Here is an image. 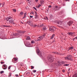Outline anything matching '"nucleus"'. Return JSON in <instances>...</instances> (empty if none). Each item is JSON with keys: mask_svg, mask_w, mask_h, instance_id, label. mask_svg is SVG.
<instances>
[{"mask_svg": "<svg viewBox=\"0 0 77 77\" xmlns=\"http://www.w3.org/2000/svg\"><path fill=\"white\" fill-rule=\"evenodd\" d=\"M32 72H33L34 73L36 72V70H34L32 71Z\"/></svg>", "mask_w": 77, "mask_h": 77, "instance_id": "nucleus-34", "label": "nucleus"}, {"mask_svg": "<svg viewBox=\"0 0 77 77\" xmlns=\"http://www.w3.org/2000/svg\"><path fill=\"white\" fill-rule=\"evenodd\" d=\"M49 31L51 32H54V30H56V27L54 26H52L51 28H49Z\"/></svg>", "mask_w": 77, "mask_h": 77, "instance_id": "nucleus-3", "label": "nucleus"}, {"mask_svg": "<svg viewBox=\"0 0 77 77\" xmlns=\"http://www.w3.org/2000/svg\"><path fill=\"white\" fill-rule=\"evenodd\" d=\"M34 14V12H31L30 13V14Z\"/></svg>", "mask_w": 77, "mask_h": 77, "instance_id": "nucleus-36", "label": "nucleus"}, {"mask_svg": "<svg viewBox=\"0 0 77 77\" xmlns=\"http://www.w3.org/2000/svg\"><path fill=\"white\" fill-rule=\"evenodd\" d=\"M33 8H34V9H35V11H37V9H36V8H35V7H33Z\"/></svg>", "mask_w": 77, "mask_h": 77, "instance_id": "nucleus-38", "label": "nucleus"}, {"mask_svg": "<svg viewBox=\"0 0 77 77\" xmlns=\"http://www.w3.org/2000/svg\"><path fill=\"white\" fill-rule=\"evenodd\" d=\"M72 34H73V33L70 32V35H71V36H72Z\"/></svg>", "mask_w": 77, "mask_h": 77, "instance_id": "nucleus-31", "label": "nucleus"}, {"mask_svg": "<svg viewBox=\"0 0 77 77\" xmlns=\"http://www.w3.org/2000/svg\"><path fill=\"white\" fill-rule=\"evenodd\" d=\"M4 71H1L0 72L1 74H3V73H4Z\"/></svg>", "mask_w": 77, "mask_h": 77, "instance_id": "nucleus-33", "label": "nucleus"}, {"mask_svg": "<svg viewBox=\"0 0 77 77\" xmlns=\"http://www.w3.org/2000/svg\"><path fill=\"white\" fill-rule=\"evenodd\" d=\"M75 39V38H73V41H74V40Z\"/></svg>", "mask_w": 77, "mask_h": 77, "instance_id": "nucleus-50", "label": "nucleus"}, {"mask_svg": "<svg viewBox=\"0 0 77 77\" xmlns=\"http://www.w3.org/2000/svg\"><path fill=\"white\" fill-rule=\"evenodd\" d=\"M54 36H55V35H52V37L53 38L54 37Z\"/></svg>", "mask_w": 77, "mask_h": 77, "instance_id": "nucleus-40", "label": "nucleus"}, {"mask_svg": "<svg viewBox=\"0 0 77 77\" xmlns=\"http://www.w3.org/2000/svg\"><path fill=\"white\" fill-rule=\"evenodd\" d=\"M24 13H23V12L21 11V12H20V15H23Z\"/></svg>", "mask_w": 77, "mask_h": 77, "instance_id": "nucleus-21", "label": "nucleus"}, {"mask_svg": "<svg viewBox=\"0 0 77 77\" xmlns=\"http://www.w3.org/2000/svg\"><path fill=\"white\" fill-rule=\"evenodd\" d=\"M9 75L8 76V77H11V75H12V73L10 72L8 74Z\"/></svg>", "mask_w": 77, "mask_h": 77, "instance_id": "nucleus-18", "label": "nucleus"}, {"mask_svg": "<svg viewBox=\"0 0 77 77\" xmlns=\"http://www.w3.org/2000/svg\"><path fill=\"white\" fill-rule=\"evenodd\" d=\"M58 65H59V64H60V63H58Z\"/></svg>", "mask_w": 77, "mask_h": 77, "instance_id": "nucleus-56", "label": "nucleus"}, {"mask_svg": "<svg viewBox=\"0 0 77 77\" xmlns=\"http://www.w3.org/2000/svg\"><path fill=\"white\" fill-rule=\"evenodd\" d=\"M65 5H63V6H65Z\"/></svg>", "mask_w": 77, "mask_h": 77, "instance_id": "nucleus-57", "label": "nucleus"}, {"mask_svg": "<svg viewBox=\"0 0 77 77\" xmlns=\"http://www.w3.org/2000/svg\"><path fill=\"white\" fill-rule=\"evenodd\" d=\"M72 49H73V47H70L69 48V50H72Z\"/></svg>", "mask_w": 77, "mask_h": 77, "instance_id": "nucleus-23", "label": "nucleus"}, {"mask_svg": "<svg viewBox=\"0 0 77 77\" xmlns=\"http://www.w3.org/2000/svg\"><path fill=\"white\" fill-rule=\"evenodd\" d=\"M27 15V13H25L24 14V16L23 18V19H24L25 18H26V15Z\"/></svg>", "mask_w": 77, "mask_h": 77, "instance_id": "nucleus-16", "label": "nucleus"}, {"mask_svg": "<svg viewBox=\"0 0 77 77\" xmlns=\"http://www.w3.org/2000/svg\"><path fill=\"white\" fill-rule=\"evenodd\" d=\"M70 70V68H69L68 71H69Z\"/></svg>", "mask_w": 77, "mask_h": 77, "instance_id": "nucleus-54", "label": "nucleus"}, {"mask_svg": "<svg viewBox=\"0 0 77 77\" xmlns=\"http://www.w3.org/2000/svg\"><path fill=\"white\" fill-rule=\"evenodd\" d=\"M11 67V66H10L8 67V69H10Z\"/></svg>", "mask_w": 77, "mask_h": 77, "instance_id": "nucleus-32", "label": "nucleus"}, {"mask_svg": "<svg viewBox=\"0 0 77 77\" xmlns=\"http://www.w3.org/2000/svg\"><path fill=\"white\" fill-rule=\"evenodd\" d=\"M36 52L38 55H41V54H42V53H41V51H40L39 49L37 50Z\"/></svg>", "mask_w": 77, "mask_h": 77, "instance_id": "nucleus-7", "label": "nucleus"}, {"mask_svg": "<svg viewBox=\"0 0 77 77\" xmlns=\"http://www.w3.org/2000/svg\"><path fill=\"white\" fill-rule=\"evenodd\" d=\"M45 37V35H44L42 36H40L37 38V39L35 40V41H39L42 40L43 38H44Z\"/></svg>", "mask_w": 77, "mask_h": 77, "instance_id": "nucleus-1", "label": "nucleus"}, {"mask_svg": "<svg viewBox=\"0 0 77 77\" xmlns=\"http://www.w3.org/2000/svg\"><path fill=\"white\" fill-rule=\"evenodd\" d=\"M9 23H12V24H15V23L14 22V21L12 20V19H10L9 20Z\"/></svg>", "mask_w": 77, "mask_h": 77, "instance_id": "nucleus-13", "label": "nucleus"}, {"mask_svg": "<svg viewBox=\"0 0 77 77\" xmlns=\"http://www.w3.org/2000/svg\"><path fill=\"white\" fill-rule=\"evenodd\" d=\"M48 8H51V5H49L48 6Z\"/></svg>", "mask_w": 77, "mask_h": 77, "instance_id": "nucleus-43", "label": "nucleus"}, {"mask_svg": "<svg viewBox=\"0 0 77 77\" xmlns=\"http://www.w3.org/2000/svg\"><path fill=\"white\" fill-rule=\"evenodd\" d=\"M57 24H60V25H62L63 23H62V21H58V22H57Z\"/></svg>", "mask_w": 77, "mask_h": 77, "instance_id": "nucleus-14", "label": "nucleus"}, {"mask_svg": "<svg viewBox=\"0 0 77 77\" xmlns=\"http://www.w3.org/2000/svg\"><path fill=\"white\" fill-rule=\"evenodd\" d=\"M1 63L2 64H3V63H5V62H1Z\"/></svg>", "mask_w": 77, "mask_h": 77, "instance_id": "nucleus-39", "label": "nucleus"}, {"mask_svg": "<svg viewBox=\"0 0 77 77\" xmlns=\"http://www.w3.org/2000/svg\"><path fill=\"white\" fill-rule=\"evenodd\" d=\"M44 26V24H42L40 25V27H42V26Z\"/></svg>", "mask_w": 77, "mask_h": 77, "instance_id": "nucleus-35", "label": "nucleus"}, {"mask_svg": "<svg viewBox=\"0 0 77 77\" xmlns=\"http://www.w3.org/2000/svg\"><path fill=\"white\" fill-rule=\"evenodd\" d=\"M15 76L16 77H19V75L18 74H16L15 75Z\"/></svg>", "mask_w": 77, "mask_h": 77, "instance_id": "nucleus-29", "label": "nucleus"}, {"mask_svg": "<svg viewBox=\"0 0 77 77\" xmlns=\"http://www.w3.org/2000/svg\"><path fill=\"white\" fill-rule=\"evenodd\" d=\"M61 63H62V64H65V62L64 61H62Z\"/></svg>", "mask_w": 77, "mask_h": 77, "instance_id": "nucleus-26", "label": "nucleus"}, {"mask_svg": "<svg viewBox=\"0 0 77 77\" xmlns=\"http://www.w3.org/2000/svg\"><path fill=\"white\" fill-rule=\"evenodd\" d=\"M46 18L47 20H48V18H47V17H46Z\"/></svg>", "mask_w": 77, "mask_h": 77, "instance_id": "nucleus-55", "label": "nucleus"}, {"mask_svg": "<svg viewBox=\"0 0 77 77\" xmlns=\"http://www.w3.org/2000/svg\"><path fill=\"white\" fill-rule=\"evenodd\" d=\"M13 12H16V9H13L12 10Z\"/></svg>", "mask_w": 77, "mask_h": 77, "instance_id": "nucleus-20", "label": "nucleus"}, {"mask_svg": "<svg viewBox=\"0 0 77 77\" xmlns=\"http://www.w3.org/2000/svg\"><path fill=\"white\" fill-rule=\"evenodd\" d=\"M45 37V35H44L42 36H40L37 38V39L35 40V41H39L42 40L43 38H44Z\"/></svg>", "mask_w": 77, "mask_h": 77, "instance_id": "nucleus-2", "label": "nucleus"}, {"mask_svg": "<svg viewBox=\"0 0 77 77\" xmlns=\"http://www.w3.org/2000/svg\"><path fill=\"white\" fill-rule=\"evenodd\" d=\"M30 18H33V16H30Z\"/></svg>", "mask_w": 77, "mask_h": 77, "instance_id": "nucleus-45", "label": "nucleus"}, {"mask_svg": "<svg viewBox=\"0 0 77 77\" xmlns=\"http://www.w3.org/2000/svg\"><path fill=\"white\" fill-rule=\"evenodd\" d=\"M27 23L31 26H34V24H33V23H32L30 21H28Z\"/></svg>", "mask_w": 77, "mask_h": 77, "instance_id": "nucleus-8", "label": "nucleus"}, {"mask_svg": "<svg viewBox=\"0 0 77 77\" xmlns=\"http://www.w3.org/2000/svg\"><path fill=\"white\" fill-rule=\"evenodd\" d=\"M3 27H9V26H7V25H3Z\"/></svg>", "mask_w": 77, "mask_h": 77, "instance_id": "nucleus-25", "label": "nucleus"}, {"mask_svg": "<svg viewBox=\"0 0 77 77\" xmlns=\"http://www.w3.org/2000/svg\"><path fill=\"white\" fill-rule=\"evenodd\" d=\"M32 26L33 27H38V26L37 25H34V24L33 26Z\"/></svg>", "mask_w": 77, "mask_h": 77, "instance_id": "nucleus-22", "label": "nucleus"}, {"mask_svg": "<svg viewBox=\"0 0 77 77\" xmlns=\"http://www.w3.org/2000/svg\"><path fill=\"white\" fill-rule=\"evenodd\" d=\"M12 17H7L6 18V20L7 21H9V20H10V19H12Z\"/></svg>", "mask_w": 77, "mask_h": 77, "instance_id": "nucleus-15", "label": "nucleus"}, {"mask_svg": "<svg viewBox=\"0 0 77 77\" xmlns=\"http://www.w3.org/2000/svg\"><path fill=\"white\" fill-rule=\"evenodd\" d=\"M27 42H28L29 43V42H26V44H27Z\"/></svg>", "mask_w": 77, "mask_h": 77, "instance_id": "nucleus-51", "label": "nucleus"}, {"mask_svg": "<svg viewBox=\"0 0 77 77\" xmlns=\"http://www.w3.org/2000/svg\"><path fill=\"white\" fill-rule=\"evenodd\" d=\"M31 69H33L34 68V67L33 66H31Z\"/></svg>", "mask_w": 77, "mask_h": 77, "instance_id": "nucleus-28", "label": "nucleus"}, {"mask_svg": "<svg viewBox=\"0 0 77 77\" xmlns=\"http://www.w3.org/2000/svg\"><path fill=\"white\" fill-rule=\"evenodd\" d=\"M72 57V56L68 55L67 57H65L64 58L66 60H71Z\"/></svg>", "mask_w": 77, "mask_h": 77, "instance_id": "nucleus-4", "label": "nucleus"}, {"mask_svg": "<svg viewBox=\"0 0 77 77\" xmlns=\"http://www.w3.org/2000/svg\"><path fill=\"white\" fill-rule=\"evenodd\" d=\"M46 29L45 27H44L43 28V30H46Z\"/></svg>", "mask_w": 77, "mask_h": 77, "instance_id": "nucleus-27", "label": "nucleus"}, {"mask_svg": "<svg viewBox=\"0 0 77 77\" xmlns=\"http://www.w3.org/2000/svg\"><path fill=\"white\" fill-rule=\"evenodd\" d=\"M30 39V37L28 36L26 38V40H29Z\"/></svg>", "mask_w": 77, "mask_h": 77, "instance_id": "nucleus-17", "label": "nucleus"}, {"mask_svg": "<svg viewBox=\"0 0 77 77\" xmlns=\"http://www.w3.org/2000/svg\"><path fill=\"white\" fill-rule=\"evenodd\" d=\"M51 39H53V38L52 37H51Z\"/></svg>", "mask_w": 77, "mask_h": 77, "instance_id": "nucleus-46", "label": "nucleus"}, {"mask_svg": "<svg viewBox=\"0 0 77 77\" xmlns=\"http://www.w3.org/2000/svg\"><path fill=\"white\" fill-rule=\"evenodd\" d=\"M53 9L54 11H57V10L58 9V7L57 6H55V7L53 8Z\"/></svg>", "mask_w": 77, "mask_h": 77, "instance_id": "nucleus-12", "label": "nucleus"}, {"mask_svg": "<svg viewBox=\"0 0 77 77\" xmlns=\"http://www.w3.org/2000/svg\"><path fill=\"white\" fill-rule=\"evenodd\" d=\"M75 38V39H77V37H76Z\"/></svg>", "mask_w": 77, "mask_h": 77, "instance_id": "nucleus-49", "label": "nucleus"}, {"mask_svg": "<svg viewBox=\"0 0 77 77\" xmlns=\"http://www.w3.org/2000/svg\"><path fill=\"white\" fill-rule=\"evenodd\" d=\"M48 59L49 60V61L50 62H53V60H54L53 57H48Z\"/></svg>", "mask_w": 77, "mask_h": 77, "instance_id": "nucleus-5", "label": "nucleus"}, {"mask_svg": "<svg viewBox=\"0 0 77 77\" xmlns=\"http://www.w3.org/2000/svg\"><path fill=\"white\" fill-rule=\"evenodd\" d=\"M32 44H33V43H34V41H32L31 42Z\"/></svg>", "mask_w": 77, "mask_h": 77, "instance_id": "nucleus-41", "label": "nucleus"}, {"mask_svg": "<svg viewBox=\"0 0 77 77\" xmlns=\"http://www.w3.org/2000/svg\"><path fill=\"white\" fill-rule=\"evenodd\" d=\"M4 6H5V3L2 4V7H4Z\"/></svg>", "mask_w": 77, "mask_h": 77, "instance_id": "nucleus-37", "label": "nucleus"}, {"mask_svg": "<svg viewBox=\"0 0 77 77\" xmlns=\"http://www.w3.org/2000/svg\"><path fill=\"white\" fill-rule=\"evenodd\" d=\"M67 34H68V35H70V32H68V33H67Z\"/></svg>", "mask_w": 77, "mask_h": 77, "instance_id": "nucleus-47", "label": "nucleus"}, {"mask_svg": "<svg viewBox=\"0 0 77 77\" xmlns=\"http://www.w3.org/2000/svg\"><path fill=\"white\" fill-rule=\"evenodd\" d=\"M68 65H69V64H65L63 65V66H68Z\"/></svg>", "mask_w": 77, "mask_h": 77, "instance_id": "nucleus-30", "label": "nucleus"}, {"mask_svg": "<svg viewBox=\"0 0 77 77\" xmlns=\"http://www.w3.org/2000/svg\"><path fill=\"white\" fill-rule=\"evenodd\" d=\"M40 6H41V5H39L38 6V8H39V7H40Z\"/></svg>", "mask_w": 77, "mask_h": 77, "instance_id": "nucleus-42", "label": "nucleus"}, {"mask_svg": "<svg viewBox=\"0 0 77 77\" xmlns=\"http://www.w3.org/2000/svg\"><path fill=\"white\" fill-rule=\"evenodd\" d=\"M73 23V21L71 20L69 22V23H68V24H69V26H70Z\"/></svg>", "mask_w": 77, "mask_h": 77, "instance_id": "nucleus-11", "label": "nucleus"}, {"mask_svg": "<svg viewBox=\"0 0 77 77\" xmlns=\"http://www.w3.org/2000/svg\"><path fill=\"white\" fill-rule=\"evenodd\" d=\"M38 0H35V1L36 2H38Z\"/></svg>", "mask_w": 77, "mask_h": 77, "instance_id": "nucleus-48", "label": "nucleus"}, {"mask_svg": "<svg viewBox=\"0 0 77 77\" xmlns=\"http://www.w3.org/2000/svg\"><path fill=\"white\" fill-rule=\"evenodd\" d=\"M73 77H77V74L75 73L73 76Z\"/></svg>", "mask_w": 77, "mask_h": 77, "instance_id": "nucleus-19", "label": "nucleus"}, {"mask_svg": "<svg viewBox=\"0 0 77 77\" xmlns=\"http://www.w3.org/2000/svg\"><path fill=\"white\" fill-rule=\"evenodd\" d=\"M1 5H2V4H0V7H1Z\"/></svg>", "mask_w": 77, "mask_h": 77, "instance_id": "nucleus-52", "label": "nucleus"}, {"mask_svg": "<svg viewBox=\"0 0 77 77\" xmlns=\"http://www.w3.org/2000/svg\"><path fill=\"white\" fill-rule=\"evenodd\" d=\"M62 71L63 72H65V70H63Z\"/></svg>", "mask_w": 77, "mask_h": 77, "instance_id": "nucleus-44", "label": "nucleus"}, {"mask_svg": "<svg viewBox=\"0 0 77 77\" xmlns=\"http://www.w3.org/2000/svg\"><path fill=\"white\" fill-rule=\"evenodd\" d=\"M35 20H38V14H37V13L36 12H35Z\"/></svg>", "mask_w": 77, "mask_h": 77, "instance_id": "nucleus-6", "label": "nucleus"}, {"mask_svg": "<svg viewBox=\"0 0 77 77\" xmlns=\"http://www.w3.org/2000/svg\"><path fill=\"white\" fill-rule=\"evenodd\" d=\"M44 19H45V18H44Z\"/></svg>", "mask_w": 77, "mask_h": 77, "instance_id": "nucleus-58", "label": "nucleus"}, {"mask_svg": "<svg viewBox=\"0 0 77 77\" xmlns=\"http://www.w3.org/2000/svg\"><path fill=\"white\" fill-rule=\"evenodd\" d=\"M66 2H67V1H69V0H65Z\"/></svg>", "mask_w": 77, "mask_h": 77, "instance_id": "nucleus-53", "label": "nucleus"}, {"mask_svg": "<svg viewBox=\"0 0 77 77\" xmlns=\"http://www.w3.org/2000/svg\"><path fill=\"white\" fill-rule=\"evenodd\" d=\"M27 2L29 3H30L31 2V0H27Z\"/></svg>", "mask_w": 77, "mask_h": 77, "instance_id": "nucleus-24", "label": "nucleus"}, {"mask_svg": "<svg viewBox=\"0 0 77 77\" xmlns=\"http://www.w3.org/2000/svg\"><path fill=\"white\" fill-rule=\"evenodd\" d=\"M17 60L18 59L17 58H14L12 60V62H13V63H16Z\"/></svg>", "mask_w": 77, "mask_h": 77, "instance_id": "nucleus-9", "label": "nucleus"}, {"mask_svg": "<svg viewBox=\"0 0 77 77\" xmlns=\"http://www.w3.org/2000/svg\"><path fill=\"white\" fill-rule=\"evenodd\" d=\"M2 68L3 69H6L7 68V66H6V64L3 65L2 66Z\"/></svg>", "mask_w": 77, "mask_h": 77, "instance_id": "nucleus-10", "label": "nucleus"}]
</instances>
